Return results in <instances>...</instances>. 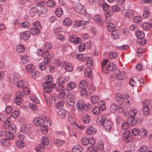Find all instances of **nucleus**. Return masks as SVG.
I'll return each mask as SVG.
<instances>
[{"mask_svg":"<svg viewBox=\"0 0 152 152\" xmlns=\"http://www.w3.org/2000/svg\"><path fill=\"white\" fill-rule=\"evenodd\" d=\"M44 87V91L45 92L48 93L51 92L53 88H55L56 86V84L53 83L50 81H45L42 84Z\"/></svg>","mask_w":152,"mask_h":152,"instance_id":"nucleus-1","label":"nucleus"},{"mask_svg":"<svg viewBox=\"0 0 152 152\" xmlns=\"http://www.w3.org/2000/svg\"><path fill=\"white\" fill-rule=\"evenodd\" d=\"M43 96L45 100V102L48 106H50L51 104H54L56 101V95L54 93H51L48 98V96L45 94H43Z\"/></svg>","mask_w":152,"mask_h":152,"instance_id":"nucleus-2","label":"nucleus"},{"mask_svg":"<svg viewBox=\"0 0 152 152\" xmlns=\"http://www.w3.org/2000/svg\"><path fill=\"white\" fill-rule=\"evenodd\" d=\"M76 92L72 91L69 93L67 95L66 100L68 105L70 106H73L75 102V98Z\"/></svg>","mask_w":152,"mask_h":152,"instance_id":"nucleus-3","label":"nucleus"},{"mask_svg":"<svg viewBox=\"0 0 152 152\" xmlns=\"http://www.w3.org/2000/svg\"><path fill=\"white\" fill-rule=\"evenodd\" d=\"M50 119L47 118L44 120L40 118H35L33 121V123L34 125L37 126H41L43 124H45V123L49 122Z\"/></svg>","mask_w":152,"mask_h":152,"instance_id":"nucleus-4","label":"nucleus"},{"mask_svg":"<svg viewBox=\"0 0 152 152\" xmlns=\"http://www.w3.org/2000/svg\"><path fill=\"white\" fill-rule=\"evenodd\" d=\"M74 9L77 13L80 14L84 13L85 12V9L83 6L79 3H74L73 4Z\"/></svg>","mask_w":152,"mask_h":152,"instance_id":"nucleus-5","label":"nucleus"},{"mask_svg":"<svg viewBox=\"0 0 152 152\" xmlns=\"http://www.w3.org/2000/svg\"><path fill=\"white\" fill-rule=\"evenodd\" d=\"M86 106L85 102L83 100H78L76 103V107L78 110L82 111L85 108Z\"/></svg>","mask_w":152,"mask_h":152,"instance_id":"nucleus-6","label":"nucleus"},{"mask_svg":"<svg viewBox=\"0 0 152 152\" xmlns=\"http://www.w3.org/2000/svg\"><path fill=\"white\" fill-rule=\"evenodd\" d=\"M69 40L74 44H77L80 43L81 42V39L78 37H77L74 35L70 36L69 38Z\"/></svg>","mask_w":152,"mask_h":152,"instance_id":"nucleus-7","label":"nucleus"},{"mask_svg":"<svg viewBox=\"0 0 152 152\" xmlns=\"http://www.w3.org/2000/svg\"><path fill=\"white\" fill-rule=\"evenodd\" d=\"M116 69L115 65L113 62H109L108 65L106 66L105 71L109 72H113Z\"/></svg>","mask_w":152,"mask_h":152,"instance_id":"nucleus-8","label":"nucleus"},{"mask_svg":"<svg viewBox=\"0 0 152 152\" xmlns=\"http://www.w3.org/2000/svg\"><path fill=\"white\" fill-rule=\"evenodd\" d=\"M94 20L98 26H101L102 25L103 22L100 15H95L94 17Z\"/></svg>","mask_w":152,"mask_h":152,"instance_id":"nucleus-9","label":"nucleus"},{"mask_svg":"<svg viewBox=\"0 0 152 152\" xmlns=\"http://www.w3.org/2000/svg\"><path fill=\"white\" fill-rule=\"evenodd\" d=\"M62 66H65V69L66 71L71 72L73 69V66L70 63H67L66 61H64L62 62Z\"/></svg>","mask_w":152,"mask_h":152,"instance_id":"nucleus-10","label":"nucleus"},{"mask_svg":"<svg viewBox=\"0 0 152 152\" xmlns=\"http://www.w3.org/2000/svg\"><path fill=\"white\" fill-rule=\"evenodd\" d=\"M126 76V73L124 71L119 72L118 73L116 74V78L118 79L122 80L125 79Z\"/></svg>","mask_w":152,"mask_h":152,"instance_id":"nucleus-11","label":"nucleus"},{"mask_svg":"<svg viewBox=\"0 0 152 152\" xmlns=\"http://www.w3.org/2000/svg\"><path fill=\"white\" fill-rule=\"evenodd\" d=\"M130 133L129 131H126L123 134V138L125 142L127 143H129L130 142L131 140V138L129 137Z\"/></svg>","mask_w":152,"mask_h":152,"instance_id":"nucleus-12","label":"nucleus"},{"mask_svg":"<svg viewBox=\"0 0 152 152\" xmlns=\"http://www.w3.org/2000/svg\"><path fill=\"white\" fill-rule=\"evenodd\" d=\"M20 38L23 40H27L30 37V33L29 31H26L21 33L20 34Z\"/></svg>","mask_w":152,"mask_h":152,"instance_id":"nucleus-13","label":"nucleus"},{"mask_svg":"<svg viewBox=\"0 0 152 152\" xmlns=\"http://www.w3.org/2000/svg\"><path fill=\"white\" fill-rule=\"evenodd\" d=\"M134 13L133 10L128 9L126 10L124 14V17L126 18H131Z\"/></svg>","mask_w":152,"mask_h":152,"instance_id":"nucleus-14","label":"nucleus"},{"mask_svg":"<svg viewBox=\"0 0 152 152\" xmlns=\"http://www.w3.org/2000/svg\"><path fill=\"white\" fill-rule=\"evenodd\" d=\"M112 125L113 124L110 121L107 120L102 126L107 130H109L111 129Z\"/></svg>","mask_w":152,"mask_h":152,"instance_id":"nucleus-15","label":"nucleus"},{"mask_svg":"<svg viewBox=\"0 0 152 152\" xmlns=\"http://www.w3.org/2000/svg\"><path fill=\"white\" fill-rule=\"evenodd\" d=\"M115 99L116 102L119 104L123 103L124 102V99L120 93H118L115 95Z\"/></svg>","mask_w":152,"mask_h":152,"instance_id":"nucleus-16","label":"nucleus"},{"mask_svg":"<svg viewBox=\"0 0 152 152\" xmlns=\"http://www.w3.org/2000/svg\"><path fill=\"white\" fill-rule=\"evenodd\" d=\"M52 45L50 42H48L46 43L45 45V50H44V53L46 56H49L48 51V49L50 50L51 48Z\"/></svg>","mask_w":152,"mask_h":152,"instance_id":"nucleus-17","label":"nucleus"},{"mask_svg":"<svg viewBox=\"0 0 152 152\" xmlns=\"http://www.w3.org/2000/svg\"><path fill=\"white\" fill-rule=\"evenodd\" d=\"M107 120L106 118L104 116L102 115L99 116L98 118L96 121L100 125H103L106 120Z\"/></svg>","mask_w":152,"mask_h":152,"instance_id":"nucleus-18","label":"nucleus"},{"mask_svg":"<svg viewBox=\"0 0 152 152\" xmlns=\"http://www.w3.org/2000/svg\"><path fill=\"white\" fill-rule=\"evenodd\" d=\"M29 57L26 54H24L21 56L20 63L22 64H25L27 63L29 60Z\"/></svg>","mask_w":152,"mask_h":152,"instance_id":"nucleus-19","label":"nucleus"},{"mask_svg":"<svg viewBox=\"0 0 152 152\" xmlns=\"http://www.w3.org/2000/svg\"><path fill=\"white\" fill-rule=\"evenodd\" d=\"M150 108L149 107L148 105H143L142 108V110L143 114L145 115H148L150 112Z\"/></svg>","mask_w":152,"mask_h":152,"instance_id":"nucleus-20","label":"nucleus"},{"mask_svg":"<svg viewBox=\"0 0 152 152\" xmlns=\"http://www.w3.org/2000/svg\"><path fill=\"white\" fill-rule=\"evenodd\" d=\"M50 121L49 120V122L48 121V123H45V124H44L45 125L43 124L41 126V129L42 132L43 134H46L47 133V132L48 131V129L47 128V126L46 125H48V123H49V126L50 125Z\"/></svg>","mask_w":152,"mask_h":152,"instance_id":"nucleus-21","label":"nucleus"},{"mask_svg":"<svg viewBox=\"0 0 152 152\" xmlns=\"http://www.w3.org/2000/svg\"><path fill=\"white\" fill-rule=\"evenodd\" d=\"M88 85V83L87 81L85 80H83L80 81L78 87L80 88H86Z\"/></svg>","mask_w":152,"mask_h":152,"instance_id":"nucleus-22","label":"nucleus"},{"mask_svg":"<svg viewBox=\"0 0 152 152\" xmlns=\"http://www.w3.org/2000/svg\"><path fill=\"white\" fill-rule=\"evenodd\" d=\"M91 72V69L89 68H86L84 71L85 76L86 77L91 78L92 76Z\"/></svg>","mask_w":152,"mask_h":152,"instance_id":"nucleus-23","label":"nucleus"},{"mask_svg":"<svg viewBox=\"0 0 152 152\" xmlns=\"http://www.w3.org/2000/svg\"><path fill=\"white\" fill-rule=\"evenodd\" d=\"M76 86V84L75 82H71L67 84L66 89L68 91H70L74 88Z\"/></svg>","mask_w":152,"mask_h":152,"instance_id":"nucleus-24","label":"nucleus"},{"mask_svg":"<svg viewBox=\"0 0 152 152\" xmlns=\"http://www.w3.org/2000/svg\"><path fill=\"white\" fill-rule=\"evenodd\" d=\"M96 129L92 126L89 127L86 130V133L88 135L94 134L96 132Z\"/></svg>","mask_w":152,"mask_h":152,"instance_id":"nucleus-25","label":"nucleus"},{"mask_svg":"<svg viewBox=\"0 0 152 152\" xmlns=\"http://www.w3.org/2000/svg\"><path fill=\"white\" fill-rule=\"evenodd\" d=\"M9 81L12 83L15 84L18 81V78L12 75H10L8 76Z\"/></svg>","mask_w":152,"mask_h":152,"instance_id":"nucleus-26","label":"nucleus"},{"mask_svg":"<svg viewBox=\"0 0 152 152\" xmlns=\"http://www.w3.org/2000/svg\"><path fill=\"white\" fill-rule=\"evenodd\" d=\"M128 121L129 123V125L131 126H134L137 123V120L135 118H128Z\"/></svg>","mask_w":152,"mask_h":152,"instance_id":"nucleus-27","label":"nucleus"},{"mask_svg":"<svg viewBox=\"0 0 152 152\" xmlns=\"http://www.w3.org/2000/svg\"><path fill=\"white\" fill-rule=\"evenodd\" d=\"M7 128L10 132L14 133H15L16 130V128L15 125L13 124H8Z\"/></svg>","mask_w":152,"mask_h":152,"instance_id":"nucleus-28","label":"nucleus"},{"mask_svg":"<svg viewBox=\"0 0 152 152\" xmlns=\"http://www.w3.org/2000/svg\"><path fill=\"white\" fill-rule=\"evenodd\" d=\"M72 20L69 18H65L63 21V24L65 26H69L72 23Z\"/></svg>","mask_w":152,"mask_h":152,"instance_id":"nucleus-29","label":"nucleus"},{"mask_svg":"<svg viewBox=\"0 0 152 152\" xmlns=\"http://www.w3.org/2000/svg\"><path fill=\"white\" fill-rule=\"evenodd\" d=\"M30 128V125L28 124H23L21 127V131L24 133L28 131Z\"/></svg>","mask_w":152,"mask_h":152,"instance_id":"nucleus-30","label":"nucleus"},{"mask_svg":"<svg viewBox=\"0 0 152 152\" xmlns=\"http://www.w3.org/2000/svg\"><path fill=\"white\" fill-rule=\"evenodd\" d=\"M29 73L30 77L34 79L38 77L39 75V73L38 72L34 71V70L32 71L30 73Z\"/></svg>","mask_w":152,"mask_h":152,"instance_id":"nucleus-31","label":"nucleus"},{"mask_svg":"<svg viewBox=\"0 0 152 152\" xmlns=\"http://www.w3.org/2000/svg\"><path fill=\"white\" fill-rule=\"evenodd\" d=\"M40 29L36 27L31 28L30 29L31 33L32 35H37L40 33Z\"/></svg>","mask_w":152,"mask_h":152,"instance_id":"nucleus-32","label":"nucleus"},{"mask_svg":"<svg viewBox=\"0 0 152 152\" xmlns=\"http://www.w3.org/2000/svg\"><path fill=\"white\" fill-rule=\"evenodd\" d=\"M137 113V110L133 108L131 109L129 112V114L130 117L129 118H135V117Z\"/></svg>","mask_w":152,"mask_h":152,"instance_id":"nucleus-33","label":"nucleus"},{"mask_svg":"<svg viewBox=\"0 0 152 152\" xmlns=\"http://www.w3.org/2000/svg\"><path fill=\"white\" fill-rule=\"evenodd\" d=\"M80 94L83 97H86L88 95V92L86 88H83L80 90Z\"/></svg>","mask_w":152,"mask_h":152,"instance_id":"nucleus-34","label":"nucleus"},{"mask_svg":"<svg viewBox=\"0 0 152 152\" xmlns=\"http://www.w3.org/2000/svg\"><path fill=\"white\" fill-rule=\"evenodd\" d=\"M25 68L28 73H30L31 72L34 70V67L32 64H31L27 65Z\"/></svg>","mask_w":152,"mask_h":152,"instance_id":"nucleus-35","label":"nucleus"},{"mask_svg":"<svg viewBox=\"0 0 152 152\" xmlns=\"http://www.w3.org/2000/svg\"><path fill=\"white\" fill-rule=\"evenodd\" d=\"M35 149L37 152H42L45 149V147L42 145L38 144L35 146Z\"/></svg>","mask_w":152,"mask_h":152,"instance_id":"nucleus-36","label":"nucleus"},{"mask_svg":"<svg viewBox=\"0 0 152 152\" xmlns=\"http://www.w3.org/2000/svg\"><path fill=\"white\" fill-rule=\"evenodd\" d=\"M113 38L116 39L118 38L120 35V31L118 30H116L113 31L111 33Z\"/></svg>","mask_w":152,"mask_h":152,"instance_id":"nucleus-37","label":"nucleus"},{"mask_svg":"<svg viewBox=\"0 0 152 152\" xmlns=\"http://www.w3.org/2000/svg\"><path fill=\"white\" fill-rule=\"evenodd\" d=\"M142 26L143 29L146 31H148L150 30L151 27V25L148 22H144L142 23Z\"/></svg>","mask_w":152,"mask_h":152,"instance_id":"nucleus-38","label":"nucleus"},{"mask_svg":"<svg viewBox=\"0 0 152 152\" xmlns=\"http://www.w3.org/2000/svg\"><path fill=\"white\" fill-rule=\"evenodd\" d=\"M83 150L81 147L78 145L74 146L72 149V152H82Z\"/></svg>","mask_w":152,"mask_h":152,"instance_id":"nucleus-39","label":"nucleus"},{"mask_svg":"<svg viewBox=\"0 0 152 152\" xmlns=\"http://www.w3.org/2000/svg\"><path fill=\"white\" fill-rule=\"evenodd\" d=\"M107 28L108 30L109 31H112V32L115 30V25L113 23H109L108 25H106Z\"/></svg>","mask_w":152,"mask_h":152,"instance_id":"nucleus-40","label":"nucleus"},{"mask_svg":"<svg viewBox=\"0 0 152 152\" xmlns=\"http://www.w3.org/2000/svg\"><path fill=\"white\" fill-rule=\"evenodd\" d=\"M143 18L142 17L138 16H135L133 18V20L136 23H138L142 22Z\"/></svg>","mask_w":152,"mask_h":152,"instance_id":"nucleus-41","label":"nucleus"},{"mask_svg":"<svg viewBox=\"0 0 152 152\" xmlns=\"http://www.w3.org/2000/svg\"><path fill=\"white\" fill-rule=\"evenodd\" d=\"M16 48V51L18 53H22L25 50L24 46L22 45H17Z\"/></svg>","mask_w":152,"mask_h":152,"instance_id":"nucleus-42","label":"nucleus"},{"mask_svg":"<svg viewBox=\"0 0 152 152\" xmlns=\"http://www.w3.org/2000/svg\"><path fill=\"white\" fill-rule=\"evenodd\" d=\"M83 120L84 123L88 124L90 121V116L88 115H85L83 116Z\"/></svg>","mask_w":152,"mask_h":152,"instance_id":"nucleus-43","label":"nucleus"},{"mask_svg":"<svg viewBox=\"0 0 152 152\" xmlns=\"http://www.w3.org/2000/svg\"><path fill=\"white\" fill-rule=\"evenodd\" d=\"M55 12L58 17H60L63 13V11L61 8H58L56 10Z\"/></svg>","mask_w":152,"mask_h":152,"instance_id":"nucleus-44","label":"nucleus"},{"mask_svg":"<svg viewBox=\"0 0 152 152\" xmlns=\"http://www.w3.org/2000/svg\"><path fill=\"white\" fill-rule=\"evenodd\" d=\"M41 141L42 142V145L45 146L49 144V141L48 139L45 137H43L41 139Z\"/></svg>","mask_w":152,"mask_h":152,"instance_id":"nucleus-45","label":"nucleus"},{"mask_svg":"<svg viewBox=\"0 0 152 152\" xmlns=\"http://www.w3.org/2000/svg\"><path fill=\"white\" fill-rule=\"evenodd\" d=\"M58 94L59 98L60 99H64L67 97L68 94L65 93V91L60 92L58 93Z\"/></svg>","mask_w":152,"mask_h":152,"instance_id":"nucleus-46","label":"nucleus"},{"mask_svg":"<svg viewBox=\"0 0 152 152\" xmlns=\"http://www.w3.org/2000/svg\"><path fill=\"white\" fill-rule=\"evenodd\" d=\"M12 133L10 132H6L5 135L7 139L9 140H12L14 138V136L12 134Z\"/></svg>","mask_w":152,"mask_h":152,"instance_id":"nucleus-47","label":"nucleus"},{"mask_svg":"<svg viewBox=\"0 0 152 152\" xmlns=\"http://www.w3.org/2000/svg\"><path fill=\"white\" fill-rule=\"evenodd\" d=\"M77 59L79 61H84L86 59V57L85 54H78L77 56Z\"/></svg>","mask_w":152,"mask_h":152,"instance_id":"nucleus-48","label":"nucleus"},{"mask_svg":"<svg viewBox=\"0 0 152 152\" xmlns=\"http://www.w3.org/2000/svg\"><path fill=\"white\" fill-rule=\"evenodd\" d=\"M58 116L61 118H64L66 115V112L63 109H61L58 111Z\"/></svg>","mask_w":152,"mask_h":152,"instance_id":"nucleus-49","label":"nucleus"},{"mask_svg":"<svg viewBox=\"0 0 152 152\" xmlns=\"http://www.w3.org/2000/svg\"><path fill=\"white\" fill-rule=\"evenodd\" d=\"M16 146L18 148H22L26 145V144L22 141L18 140L16 142Z\"/></svg>","mask_w":152,"mask_h":152,"instance_id":"nucleus-50","label":"nucleus"},{"mask_svg":"<svg viewBox=\"0 0 152 152\" xmlns=\"http://www.w3.org/2000/svg\"><path fill=\"white\" fill-rule=\"evenodd\" d=\"M91 102L93 104L97 103L99 101L98 97L97 96L94 95L91 97Z\"/></svg>","mask_w":152,"mask_h":152,"instance_id":"nucleus-51","label":"nucleus"},{"mask_svg":"<svg viewBox=\"0 0 152 152\" xmlns=\"http://www.w3.org/2000/svg\"><path fill=\"white\" fill-rule=\"evenodd\" d=\"M89 22L88 21H85L83 20H80L79 22H77V26L79 27L82 25H84L88 24Z\"/></svg>","mask_w":152,"mask_h":152,"instance_id":"nucleus-52","label":"nucleus"},{"mask_svg":"<svg viewBox=\"0 0 152 152\" xmlns=\"http://www.w3.org/2000/svg\"><path fill=\"white\" fill-rule=\"evenodd\" d=\"M55 143L58 146L61 147L64 143L65 141L63 140L57 139L55 141Z\"/></svg>","mask_w":152,"mask_h":152,"instance_id":"nucleus-53","label":"nucleus"},{"mask_svg":"<svg viewBox=\"0 0 152 152\" xmlns=\"http://www.w3.org/2000/svg\"><path fill=\"white\" fill-rule=\"evenodd\" d=\"M14 102L18 105H20L22 102V99L21 97H16L14 99Z\"/></svg>","mask_w":152,"mask_h":152,"instance_id":"nucleus-54","label":"nucleus"},{"mask_svg":"<svg viewBox=\"0 0 152 152\" xmlns=\"http://www.w3.org/2000/svg\"><path fill=\"white\" fill-rule=\"evenodd\" d=\"M99 107L100 110L102 111L106 108L105 102L103 101H101L99 103Z\"/></svg>","mask_w":152,"mask_h":152,"instance_id":"nucleus-55","label":"nucleus"},{"mask_svg":"<svg viewBox=\"0 0 152 152\" xmlns=\"http://www.w3.org/2000/svg\"><path fill=\"white\" fill-rule=\"evenodd\" d=\"M17 86L19 88H23L24 86V81L23 80H21L19 81H18L17 83H16Z\"/></svg>","mask_w":152,"mask_h":152,"instance_id":"nucleus-56","label":"nucleus"},{"mask_svg":"<svg viewBox=\"0 0 152 152\" xmlns=\"http://www.w3.org/2000/svg\"><path fill=\"white\" fill-rule=\"evenodd\" d=\"M97 147V151L99 150L100 151H103L104 149V145L102 142L100 141Z\"/></svg>","mask_w":152,"mask_h":152,"instance_id":"nucleus-57","label":"nucleus"},{"mask_svg":"<svg viewBox=\"0 0 152 152\" xmlns=\"http://www.w3.org/2000/svg\"><path fill=\"white\" fill-rule=\"evenodd\" d=\"M136 36L138 39L143 38L144 37V34L143 32L141 31H137L136 33Z\"/></svg>","mask_w":152,"mask_h":152,"instance_id":"nucleus-58","label":"nucleus"},{"mask_svg":"<svg viewBox=\"0 0 152 152\" xmlns=\"http://www.w3.org/2000/svg\"><path fill=\"white\" fill-rule=\"evenodd\" d=\"M97 152V147L94 146L93 147L90 146L88 147L87 149V152Z\"/></svg>","mask_w":152,"mask_h":152,"instance_id":"nucleus-59","label":"nucleus"},{"mask_svg":"<svg viewBox=\"0 0 152 152\" xmlns=\"http://www.w3.org/2000/svg\"><path fill=\"white\" fill-rule=\"evenodd\" d=\"M117 108L118 107L115 104H113L110 106V111L113 113H114L117 110Z\"/></svg>","mask_w":152,"mask_h":152,"instance_id":"nucleus-60","label":"nucleus"},{"mask_svg":"<svg viewBox=\"0 0 152 152\" xmlns=\"http://www.w3.org/2000/svg\"><path fill=\"white\" fill-rule=\"evenodd\" d=\"M1 143L5 146H7L9 145V141L6 138H2L1 139Z\"/></svg>","mask_w":152,"mask_h":152,"instance_id":"nucleus-61","label":"nucleus"},{"mask_svg":"<svg viewBox=\"0 0 152 152\" xmlns=\"http://www.w3.org/2000/svg\"><path fill=\"white\" fill-rule=\"evenodd\" d=\"M39 69L42 70H44L46 68V64L44 62H42L40 63L38 65Z\"/></svg>","mask_w":152,"mask_h":152,"instance_id":"nucleus-62","label":"nucleus"},{"mask_svg":"<svg viewBox=\"0 0 152 152\" xmlns=\"http://www.w3.org/2000/svg\"><path fill=\"white\" fill-rule=\"evenodd\" d=\"M139 133L141 136L144 137L147 135V131L145 129L142 128L139 130Z\"/></svg>","mask_w":152,"mask_h":152,"instance_id":"nucleus-63","label":"nucleus"},{"mask_svg":"<svg viewBox=\"0 0 152 152\" xmlns=\"http://www.w3.org/2000/svg\"><path fill=\"white\" fill-rule=\"evenodd\" d=\"M47 5L49 7H52L55 5V3L53 0H49L47 3Z\"/></svg>","mask_w":152,"mask_h":152,"instance_id":"nucleus-64","label":"nucleus"}]
</instances>
